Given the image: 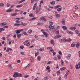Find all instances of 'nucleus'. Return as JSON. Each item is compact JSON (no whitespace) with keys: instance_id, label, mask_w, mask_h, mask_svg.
Listing matches in <instances>:
<instances>
[{"instance_id":"nucleus-1","label":"nucleus","mask_w":80,"mask_h":80,"mask_svg":"<svg viewBox=\"0 0 80 80\" xmlns=\"http://www.w3.org/2000/svg\"><path fill=\"white\" fill-rule=\"evenodd\" d=\"M13 77H14V78H16L18 77H20V74L17 72H14Z\"/></svg>"},{"instance_id":"nucleus-2","label":"nucleus","mask_w":80,"mask_h":80,"mask_svg":"<svg viewBox=\"0 0 80 80\" xmlns=\"http://www.w3.org/2000/svg\"><path fill=\"white\" fill-rule=\"evenodd\" d=\"M41 8H38V7H37L36 8V13H38L40 11Z\"/></svg>"},{"instance_id":"nucleus-3","label":"nucleus","mask_w":80,"mask_h":80,"mask_svg":"<svg viewBox=\"0 0 80 80\" xmlns=\"http://www.w3.org/2000/svg\"><path fill=\"white\" fill-rule=\"evenodd\" d=\"M78 64H77L76 65V69H77V70H78L79 68H80V62H78Z\"/></svg>"},{"instance_id":"nucleus-4","label":"nucleus","mask_w":80,"mask_h":80,"mask_svg":"<svg viewBox=\"0 0 80 80\" xmlns=\"http://www.w3.org/2000/svg\"><path fill=\"white\" fill-rule=\"evenodd\" d=\"M40 20H43V21H47V19H45V18L43 17H41V18L40 19Z\"/></svg>"},{"instance_id":"nucleus-5","label":"nucleus","mask_w":80,"mask_h":80,"mask_svg":"<svg viewBox=\"0 0 80 80\" xmlns=\"http://www.w3.org/2000/svg\"><path fill=\"white\" fill-rule=\"evenodd\" d=\"M71 54H69L68 55V56L66 57V58L68 60L70 59V58H71Z\"/></svg>"},{"instance_id":"nucleus-6","label":"nucleus","mask_w":80,"mask_h":80,"mask_svg":"<svg viewBox=\"0 0 80 80\" xmlns=\"http://www.w3.org/2000/svg\"><path fill=\"white\" fill-rule=\"evenodd\" d=\"M37 3H35V4H34V5L33 6V10H35V8H36V7H37Z\"/></svg>"},{"instance_id":"nucleus-7","label":"nucleus","mask_w":80,"mask_h":80,"mask_svg":"<svg viewBox=\"0 0 80 80\" xmlns=\"http://www.w3.org/2000/svg\"><path fill=\"white\" fill-rule=\"evenodd\" d=\"M14 32L15 33L16 32L17 34H18V33H20V30H16Z\"/></svg>"},{"instance_id":"nucleus-8","label":"nucleus","mask_w":80,"mask_h":80,"mask_svg":"<svg viewBox=\"0 0 80 80\" xmlns=\"http://www.w3.org/2000/svg\"><path fill=\"white\" fill-rule=\"evenodd\" d=\"M62 7V6L61 5H58L57 6H55L54 7V8L55 9H57V8H60V7Z\"/></svg>"},{"instance_id":"nucleus-9","label":"nucleus","mask_w":80,"mask_h":80,"mask_svg":"<svg viewBox=\"0 0 80 80\" xmlns=\"http://www.w3.org/2000/svg\"><path fill=\"white\" fill-rule=\"evenodd\" d=\"M42 32L45 35V37H47V35H48V33H47L44 32Z\"/></svg>"},{"instance_id":"nucleus-10","label":"nucleus","mask_w":80,"mask_h":80,"mask_svg":"<svg viewBox=\"0 0 80 80\" xmlns=\"http://www.w3.org/2000/svg\"><path fill=\"white\" fill-rule=\"evenodd\" d=\"M48 28H50V29H51L52 30H53V29H54V27L52 25L49 26L48 27Z\"/></svg>"},{"instance_id":"nucleus-11","label":"nucleus","mask_w":80,"mask_h":80,"mask_svg":"<svg viewBox=\"0 0 80 80\" xmlns=\"http://www.w3.org/2000/svg\"><path fill=\"white\" fill-rule=\"evenodd\" d=\"M20 25H23V26H25L26 25H27V23H23V22H22L21 23Z\"/></svg>"},{"instance_id":"nucleus-12","label":"nucleus","mask_w":80,"mask_h":80,"mask_svg":"<svg viewBox=\"0 0 80 80\" xmlns=\"http://www.w3.org/2000/svg\"><path fill=\"white\" fill-rule=\"evenodd\" d=\"M55 1H53L52 2H50V3L51 4V5H55Z\"/></svg>"},{"instance_id":"nucleus-13","label":"nucleus","mask_w":80,"mask_h":80,"mask_svg":"<svg viewBox=\"0 0 80 80\" xmlns=\"http://www.w3.org/2000/svg\"><path fill=\"white\" fill-rule=\"evenodd\" d=\"M62 25H65V20L63 19L62 21Z\"/></svg>"},{"instance_id":"nucleus-14","label":"nucleus","mask_w":80,"mask_h":80,"mask_svg":"<svg viewBox=\"0 0 80 80\" xmlns=\"http://www.w3.org/2000/svg\"><path fill=\"white\" fill-rule=\"evenodd\" d=\"M67 33H68V34H71V35H73V32L70 31H68Z\"/></svg>"},{"instance_id":"nucleus-15","label":"nucleus","mask_w":80,"mask_h":80,"mask_svg":"<svg viewBox=\"0 0 80 80\" xmlns=\"http://www.w3.org/2000/svg\"><path fill=\"white\" fill-rule=\"evenodd\" d=\"M1 26H4V25H7V23L6 22H3L0 24Z\"/></svg>"},{"instance_id":"nucleus-16","label":"nucleus","mask_w":80,"mask_h":80,"mask_svg":"<svg viewBox=\"0 0 80 80\" xmlns=\"http://www.w3.org/2000/svg\"><path fill=\"white\" fill-rule=\"evenodd\" d=\"M55 15H56V16L57 17H58V18H60V14H57V12H55Z\"/></svg>"},{"instance_id":"nucleus-17","label":"nucleus","mask_w":80,"mask_h":80,"mask_svg":"<svg viewBox=\"0 0 80 80\" xmlns=\"http://www.w3.org/2000/svg\"><path fill=\"white\" fill-rule=\"evenodd\" d=\"M62 8H58L57 9V11L59 12H61L62 11Z\"/></svg>"},{"instance_id":"nucleus-18","label":"nucleus","mask_w":80,"mask_h":80,"mask_svg":"<svg viewBox=\"0 0 80 80\" xmlns=\"http://www.w3.org/2000/svg\"><path fill=\"white\" fill-rule=\"evenodd\" d=\"M76 47L77 48H79V47H80V43L78 42L76 44Z\"/></svg>"},{"instance_id":"nucleus-19","label":"nucleus","mask_w":80,"mask_h":80,"mask_svg":"<svg viewBox=\"0 0 80 80\" xmlns=\"http://www.w3.org/2000/svg\"><path fill=\"white\" fill-rule=\"evenodd\" d=\"M76 28H77L75 27H71L70 28V30H75V29H76Z\"/></svg>"},{"instance_id":"nucleus-20","label":"nucleus","mask_w":80,"mask_h":80,"mask_svg":"<svg viewBox=\"0 0 80 80\" xmlns=\"http://www.w3.org/2000/svg\"><path fill=\"white\" fill-rule=\"evenodd\" d=\"M51 43L52 45H55V43H54V41L52 39L51 40Z\"/></svg>"},{"instance_id":"nucleus-21","label":"nucleus","mask_w":80,"mask_h":80,"mask_svg":"<svg viewBox=\"0 0 80 80\" xmlns=\"http://www.w3.org/2000/svg\"><path fill=\"white\" fill-rule=\"evenodd\" d=\"M62 28L63 29V30H67V28L66 26H63L62 27Z\"/></svg>"},{"instance_id":"nucleus-22","label":"nucleus","mask_w":80,"mask_h":80,"mask_svg":"<svg viewBox=\"0 0 80 80\" xmlns=\"http://www.w3.org/2000/svg\"><path fill=\"white\" fill-rule=\"evenodd\" d=\"M57 58L58 60H60L61 59V56L60 55H57Z\"/></svg>"},{"instance_id":"nucleus-23","label":"nucleus","mask_w":80,"mask_h":80,"mask_svg":"<svg viewBox=\"0 0 80 80\" xmlns=\"http://www.w3.org/2000/svg\"><path fill=\"white\" fill-rule=\"evenodd\" d=\"M67 42H71V41H72V39L70 38H68V39H67Z\"/></svg>"},{"instance_id":"nucleus-24","label":"nucleus","mask_w":80,"mask_h":80,"mask_svg":"<svg viewBox=\"0 0 80 80\" xmlns=\"http://www.w3.org/2000/svg\"><path fill=\"white\" fill-rule=\"evenodd\" d=\"M28 33H30V34L32 33V31L30 29L29 31H28Z\"/></svg>"},{"instance_id":"nucleus-25","label":"nucleus","mask_w":80,"mask_h":80,"mask_svg":"<svg viewBox=\"0 0 80 80\" xmlns=\"http://www.w3.org/2000/svg\"><path fill=\"white\" fill-rule=\"evenodd\" d=\"M19 25H20V23H16L14 24V27H16V26H19Z\"/></svg>"},{"instance_id":"nucleus-26","label":"nucleus","mask_w":80,"mask_h":80,"mask_svg":"<svg viewBox=\"0 0 80 80\" xmlns=\"http://www.w3.org/2000/svg\"><path fill=\"white\" fill-rule=\"evenodd\" d=\"M65 69H66V68H65V67H64L62 68H61L60 69V70H65Z\"/></svg>"},{"instance_id":"nucleus-27","label":"nucleus","mask_w":80,"mask_h":80,"mask_svg":"<svg viewBox=\"0 0 80 80\" xmlns=\"http://www.w3.org/2000/svg\"><path fill=\"white\" fill-rule=\"evenodd\" d=\"M15 15H17V13H14L12 14L11 15V17H13V16H15Z\"/></svg>"},{"instance_id":"nucleus-28","label":"nucleus","mask_w":80,"mask_h":80,"mask_svg":"<svg viewBox=\"0 0 80 80\" xmlns=\"http://www.w3.org/2000/svg\"><path fill=\"white\" fill-rule=\"evenodd\" d=\"M29 17H34V15H33V14L31 13L29 14Z\"/></svg>"},{"instance_id":"nucleus-29","label":"nucleus","mask_w":80,"mask_h":80,"mask_svg":"<svg viewBox=\"0 0 80 80\" xmlns=\"http://www.w3.org/2000/svg\"><path fill=\"white\" fill-rule=\"evenodd\" d=\"M67 76H68V74L67 73H66L64 76V78L66 79H67Z\"/></svg>"},{"instance_id":"nucleus-30","label":"nucleus","mask_w":80,"mask_h":80,"mask_svg":"<svg viewBox=\"0 0 80 80\" xmlns=\"http://www.w3.org/2000/svg\"><path fill=\"white\" fill-rule=\"evenodd\" d=\"M37 18H33L28 20L29 21H31V20H35Z\"/></svg>"},{"instance_id":"nucleus-31","label":"nucleus","mask_w":80,"mask_h":80,"mask_svg":"<svg viewBox=\"0 0 80 80\" xmlns=\"http://www.w3.org/2000/svg\"><path fill=\"white\" fill-rule=\"evenodd\" d=\"M41 58V57H40V56H38V60L39 61H40V59Z\"/></svg>"},{"instance_id":"nucleus-32","label":"nucleus","mask_w":80,"mask_h":80,"mask_svg":"<svg viewBox=\"0 0 80 80\" xmlns=\"http://www.w3.org/2000/svg\"><path fill=\"white\" fill-rule=\"evenodd\" d=\"M75 44L72 43L71 44V46L72 47H75Z\"/></svg>"},{"instance_id":"nucleus-33","label":"nucleus","mask_w":80,"mask_h":80,"mask_svg":"<svg viewBox=\"0 0 80 80\" xmlns=\"http://www.w3.org/2000/svg\"><path fill=\"white\" fill-rule=\"evenodd\" d=\"M74 9L75 10H78V8L77 6H75L74 7Z\"/></svg>"},{"instance_id":"nucleus-34","label":"nucleus","mask_w":80,"mask_h":80,"mask_svg":"<svg viewBox=\"0 0 80 80\" xmlns=\"http://www.w3.org/2000/svg\"><path fill=\"white\" fill-rule=\"evenodd\" d=\"M4 6V4L2 3H0V7H3Z\"/></svg>"},{"instance_id":"nucleus-35","label":"nucleus","mask_w":80,"mask_h":80,"mask_svg":"<svg viewBox=\"0 0 80 80\" xmlns=\"http://www.w3.org/2000/svg\"><path fill=\"white\" fill-rule=\"evenodd\" d=\"M21 54L22 55H25V52H22L21 53Z\"/></svg>"},{"instance_id":"nucleus-36","label":"nucleus","mask_w":80,"mask_h":80,"mask_svg":"<svg viewBox=\"0 0 80 80\" xmlns=\"http://www.w3.org/2000/svg\"><path fill=\"white\" fill-rule=\"evenodd\" d=\"M10 6H11V5L9 4V3H7V7H10Z\"/></svg>"},{"instance_id":"nucleus-37","label":"nucleus","mask_w":80,"mask_h":80,"mask_svg":"<svg viewBox=\"0 0 80 80\" xmlns=\"http://www.w3.org/2000/svg\"><path fill=\"white\" fill-rule=\"evenodd\" d=\"M53 59L54 60H58V58H57V57H54Z\"/></svg>"},{"instance_id":"nucleus-38","label":"nucleus","mask_w":80,"mask_h":80,"mask_svg":"<svg viewBox=\"0 0 80 80\" xmlns=\"http://www.w3.org/2000/svg\"><path fill=\"white\" fill-rule=\"evenodd\" d=\"M23 33L24 35H28V34L26 33V32H23Z\"/></svg>"},{"instance_id":"nucleus-39","label":"nucleus","mask_w":80,"mask_h":80,"mask_svg":"<svg viewBox=\"0 0 80 80\" xmlns=\"http://www.w3.org/2000/svg\"><path fill=\"white\" fill-rule=\"evenodd\" d=\"M17 36L18 38H20V34H18L17 35Z\"/></svg>"},{"instance_id":"nucleus-40","label":"nucleus","mask_w":80,"mask_h":80,"mask_svg":"<svg viewBox=\"0 0 80 80\" xmlns=\"http://www.w3.org/2000/svg\"><path fill=\"white\" fill-rule=\"evenodd\" d=\"M44 80H48V77L46 76L44 78Z\"/></svg>"},{"instance_id":"nucleus-41","label":"nucleus","mask_w":80,"mask_h":80,"mask_svg":"<svg viewBox=\"0 0 80 80\" xmlns=\"http://www.w3.org/2000/svg\"><path fill=\"white\" fill-rule=\"evenodd\" d=\"M30 66V63H29L28 64V65L26 67L24 68L25 69H26L27 67H28Z\"/></svg>"},{"instance_id":"nucleus-42","label":"nucleus","mask_w":80,"mask_h":80,"mask_svg":"<svg viewBox=\"0 0 80 80\" xmlns=\"http://www.w3.org/2000/svg\"><path fill=\"white\" fill-rule=\"evenodd\" d=\"M49 24H50V25H52L53 24V23L52 22H49Z\"/></svg>"},{"instance_id":"nucleus-43","label":"nucleus","mask_w":80,"mask_h":80,"mask_svg":"<svg viewBox=\"0 0 80 80\" xmlns=\"http://www.w3.org/2000/svg\"><path fill=\"white\" fill-rule=\"evenodd\" d=\"M75 32L76 34H78L79 32L77 30H76L75 31Z\"/></svg>"},{"instance_id":"nucleus-44","label":"nucleus","mask_w":80,"mask_h":80,"mask_svg":"<svg viewBox=\"0 0 80 80\" xmlns=\"http://www.w3.org/2000/svg\"><path fill=\"white\" fill-rule=\"evenodd\" d=\"M61 65H63V64L64 63V62H63V61L62 60H61Z\"/></svg>"},{"instance_id":"nucleus-45","label":"nucleus","mask_w":80,"mask_h":80,"mask_svg":"<svg viewBox=\"0 0 80 80\" xmlns=\"http://www.w3.org/2000/svg\"><path fill=\"white\" fill-rule=\"evenodd\" d=\"M58 38H59L60 37H62V36H60V35H57Z\"/></svg>"},{"instance_id":"nucleus-46","label":"nucleus","mask_w":80,"mask_h":80,"mask_svg":"<svg viewBox=\"0 0 80 80\" xmlns=\"http://www.w3.org/2000/svg\"><path fill=\"white\" fill-rule=\"evenodd\" d=\"M24 48V46H20V48H21L22 50H23V49Z\"/></svg>"},{"instance_id":"nucleus-47","label":"nucleus","mask_w":80,"mask_h":80,"mask_svg":"<svg viewBox=\"0 0 80 80\" xmlns=\"http://www.w3.org/2000/svg\"><path fill=\"white\" fill-rule=\"evenodd\" d=\"M60 71H58L57 72V75H59V74H60Z\"/></svg>"},{"instance_id":"nucleus-48","label":"nucleus","mask_w":80,"mask_h":80,"mask_svg":"<svg viewBox=\"0 0 80 80\" xmlns=\"http://www.w3.org/2000/svg\"><path fill=\"white\" fill-rule=\"evenodd\" d=\"M30 60H31L32 62H33V58H31L30 59Z\"/></svg>"},{"instance_id":"nucleus-49","label":"nucleus","mask_w":80,"mask_h":80,"mask_svg":"<svg viewBox=\"0 0 80 80\" xmlns=\"http://www.w3.org/2000/svg\"><path fill=\"white\" fill-rule=\"evenodd\" d=\"M46 69L48 70H50V67L49 66H47L46 68Z\"/></svg>"},{"instance_id":"nucleus-50","label":"nucleus","mask_w":80,"mask_h":80,"mask_svg":"<svg viewBox=\"0 0 80 80\" xmlns=\"http://www.w3.org/2000/svg\"><path fill=\"white\" fill-rule=\"evenodd\" d=\"M52 63V61H49L47 63V64L48 65H49V64H50V63Z\"/></svg>"},{"instance_id":"nucleus-51","label":"nucleus","mask_w":80,"mask_h":80,"mask_svg":"<svg viewBox=\"0 0 80 80\" xmlns=\"http://www.w3.org/2000/svg\"><path fill=\"white\" fill-rule=\"evenodd\" d=\"M3 28H8V27L7 26H5L3 27Z\"/></svg>"},{"instance_id":"nucleus-52","label":"nucleus","mask_w":80,"mask_h":80,"mask_svg":"<svg viewBox=\"0 0 80 80\" xmlns=\"http://www.w3.org/2000/svg\"><path fill=\"white\" fill-rule=\"evenodd\" d=\"M2 39L3 40H5V37H3L2 38Z\"/></svg>"},{"instance_id":"nucleus-53","label":"nucleus","mask_w":80,"mask_h":80,"mask_svg":"<svg viewBox=\"0 0 80 80\" xmlns=\"http://www.w3.org/2000/svg\"><path fill=\"white\" fill-rule=\"evenodd\" d=\"M63 42H67V40L65 39H64L62 40Z\"/></svg>"},{"instance_id":"nucleus-54","label":"nucleus","mask_w":80,"mask_h":80,"mask_svg":"<svg viewBox=\"0 0 80 80\" xmlns=\"http://www.w3.org/2000/svg\"><path fill=\"white\" fill-rule=\"evenodd\" d=\"M30 42H28L27 44H26V46H30Z\"/></svg>"},{"instance_id":"nucleus-55","label":"nucleus","mask_w":80,"mask_h":80,"mask_svg":"<svg viewBox=\"0 0 80 80\" xmlns=\"http://www.w3.org/2000/svg\"><path fill=\"white\" fill-rule=\"evenodd\" d=\"M52 53H53V56H54L55 55H56V52H55L54 51H53L52 52Z\"/></svg>"},{"instance_id":"nucleus-56","label":"nucleus","mask_w":80,"mask_h":80,"mask_svg":"<svg viewBox=\"0 0 80 80\" xmlns=\"http://www.w3.org/2000/svg\"><path fill=\"white\" fill-rule=\"evenodd\" d=\"M15 22H16V23H20V21L19 20H17L15 21Z\"/></svg>"},{"instance_id":"nucleus-57","label":"nucleus","mask_w":80,"mask_h":80,"mask_svg":"<svg viewBox=\"0 0 80 80\" xmlns=\"http://www.w3.org/2000/svg\"><path fill=\"white\" fill-rule=\"evenodd\" d=\"M59 55H62V52L61 51H59Z\"/></svg>"},{"instance_id":"nucleus-58","label":"nucleus","mask_w":80,"mask_h":80,"mask_svg":"<svg viewBox=\"0 0 80 80\" xmlns=\"http://www.w3.org/2000/svg\"><path fill=\"white\" fill-rule=\"evenodd\" d=\"M54 39H57V38H57V36H55L54 37Z\"/></svg>"},{"instance_id":"nucleus-59","label":"nucleus","mask_w":80,"mask_h":80,"mask_svg":"<svg viewBox=\"0 0 80 80\" xmlns=\"http://www.w3.org/2000/svg\"><path fill=\"white\" fill-rule=\"evenodd\" d=\"M0 29L1 30V31H3L4 30H5V29H4L2 28H1Z\"/></svg>"},{"instance_id":"nucleus-60","label":"nucleus","mask_w":80,"mask_h":80,"mask_svg":"<svg viewBox=\"0 0 80 80\" xmlns=\"http://www.w3.org/2000/svg\"><path fill=\"white\" fill-rule=\"evenodd\" d=\"M56 34H59V31H57L56 32Z\"/></svg>"},{"instance_id":"nucleus-61","label":"nucleus","mask_w":80,"mask_h":80,"mask_svg":"<svg viewBox=\"0 0 80 80\" xmlns=\"http://www.w3.org/2000/svg\"><path fill=\"white\" fill-rule=\"evenodd\" d=\"M70 68L71 69H72L73 68V66L71 65H70Z\"/></svg>"},{"instance_id":"nucleus-62","label":"nucleus","mask_w":80,"mask_h":80,"mask_svg":"<svg viewBox=\"0 0 80 80\" xmlns=\"http://www.w3.org/2000/svg\"><path fill=\"white\" fill-rule=\"evenodd\" d=\"M6 12H10V9H8L6 11Z\"/></svg>"},{"instance_id":"nucleus-63","label":"nucleus","mask_w":80,"mask_h":80,"mask_svg":"<svg viewBox=\"0 0 80 80\" xmlns=\"http://www.w3.org/2000/svg\"><path fill=\"white\" fill-rule=\"evenodd\" d=\"M17 63H19L20 62V60H18L17 61Z\"/></svg>"},{"instance_id":"nucleus-64","label":"nucleus","mask_w":80,"mask_h":80,"mask_svg":"<svg viewBox=\"0 0 80 80\" xmlns=\"http://www.w3.org/2000/svg\"><path fill=\"white\" fill-rule=\"evenodd\" d=\"M78 56L79 57H80V51H79L78 52Z\"/></svg>"}]
</instances>
